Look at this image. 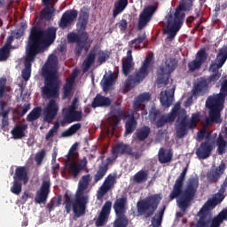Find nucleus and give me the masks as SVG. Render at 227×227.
Listing matches in <instances>:
<instances>
[{
  "mask_svg": "<svg viewBox=\"0 0 227 227\" xmlns=\"http://www.w3.org/2000/svg\"><path fill=\"white\" fill-rule=\"evenodd\" d=\"M58 57L50 55L47 62L42 68V75L44 78V86L41 88L43 97L50 99L43 110V121L47 123L58 116L59 106L54 98H59V76L58 75Z\"/></svg>",
  "mask_w": 227,
  "mask_h": 227,
  "instance_id": "nucleus-1",
  "label": "nucleus"
},
{
  "mask_svg": "<svg viewBox=\"0 0 227 227\" xmlns=\"http://www.w3.org/2000/svg\"><path fill=\"white\" fill-rule=\"evenodd\" d=\"M176 130L179 139L185 137L189 134V130H192L198 127L199 121H201V114L200 112L192 114L191 119L188 120L187 110L180 109V105H176L168 114L160 115V110L155 106L151 107L149 111V118L157 129H161L166 123H173L176 120Z\"/></svg>",
  "mask_w": 227,
  "mask_h": 227,
  "instance_id": "nucleus-2",
  "label": "nucleus"
},
{
  "mask_svg": "<svg viewBox=\"0 0 227 227\" xmlns=\"http://www.w3.org/2000/svg\"><path fill=\"white\" fill-rule=\"evenodd\" d=\"M187 175V168H184L180 176L176 180L173 189L169 194V200H176L177 207L182 212H186L187 208L192 205V200L198 192V187H200V180L198 177H190L184 191V182H185V176Z\"/></svg>",
  "mask_w": 227,
  "mask_h": 227,
  "instance_id": "nucleus-3",
  "label": "nucleus"
},
{
  "mask_svg": "<svg viewBox=\"0 0 227 227\" xmlns=\"http://www.w3.org/2000/svg\"><path fill=\"white\" fill-rule=\"evenodd\" d=\"M90 182H91V176L90 174L82 176L78 183L75 200L68 193L64 195L63 205L65 206L67 214H70L72 210L76 217H81V215L86 214L88 197L84 196V191L90 187Z\"/></svg>",
  "mask_w": 227,
  "mask_h": 227,
  "instance_id": "nucleus-4",
  "label": "nucleus"
},
{
  "mask_svg": "<svg viewBox=\"0 0 227 227\" xmlns=\"http://www.w3.org/2000/svg\"><path fill=\"white\" fill-rule=\"evenodd\" d=\"M227 98V79L223 80L221 84L219 93H215L207 97L206 100V107L208 109V117L206 119V125H215V123H222L221 112L224 109V102Z\"/></svg>",
  "mask_w": 227,
  "mask_h": 227,
  "instance_id": "nucleus-5",
  "label": "nucleus"
},
{
  "mask_svg": "<svg viewBox=\"0 0 227 227\" xmlns=\"http://www.w3.org/2000/svg\"><path fill=\"white\" fill-rule=\"evenodd\" d=\"M56 33H58V28L54 27H49L46 30H43L34 26L30 29L27 43L39 50L41 52H43L49 45L54 43V41L56 40Z\"/></svg>",
  "mask_w": 227,
  "mask_h": 227,
  "instance_id": "nucleus-6",
  "label": "nucleus"
},
{
  "mask_svg": "<svg viewBox=\"0 0 227 227\" xmlns=\"http://www.w3.org/2000/svg\"><path fill=\"white\" fill-rule=\"evenodd\" d=\"M191 10H192V2H185L176 8L174 17L171 14L167 16V28L165 33L168 35V40H175L176 33L180 31V27H182V24H184L185 13L182 12H191Z\"/></svg>",
  "mask_w": 227,
  "mask_h": 227,
  "instance_id": "nucleus-7",
  "label": "nucleus"
},
{
  "mask_svg": "<svg viewBox=\"0 0 227 227\" xmlns=\"http://www.w3.org/2000/svg\"><path fill=\"white\" fill-rule=\"evenodd\" d=\"M155 60H153V53H149L144 59L138 70H136L133 74H130L126 79L124 83L125 90L130 91L132 88H136L137 84H141L145 77L150 75V72H152Z\"/></svg>",
  "mask_w": 227,
  "mask_h": 227,
  "instance_id": "nucleus-8",
  "label": "nucleus"
},
{
  "mask_svg": "<svg viewBox=\"0 0 227 227\" xmlns=\"http://www.w3.org/2000/svg\"><path fill=\"white\" fill-rule=\"evenodd\" d=\"M162 201V194L156 193L137 202V217L150 219L157 212Z\"/></svg>",
  "mask_w": 227,
  "mask_h": 227,
  "instance_id": "nucleus-9",
  "label": "nucleus"
},
{
  "mask_svg": "<svg viewBox=\"0 0 227 227\" xmlns=\"http://www.w3.org/2000/svg\"><path fill=\"white\" fill-rule=\"evenodd\" d=\"M89 38L90 35H88V32L86 31H78V33L70 32L67 34V41L69 43H76L74 49L75 56H81V54H82V51L85 52L90 51V46H87Z\"/></svg>",
  "mask_w": 227,
  "mask_h": 227,
  "instance_id": "nucleus-10",
  "label": "nucleus"
},
{
  "mask_svg": "<svg viewBox=\"0 0 227 227\" xmlns=\"http://www.w3.org/2000/svg\"><path fill=\"white\" fill-rule=\"evenodd\" d=\"M127 197L116 199L114 203V210L115 212L116 219L114 223V227H127L129 226V218L127 214Z\"/></svg>",
  "mask_w": 227,
  "mask_h": 227,
  "instance_id": "nucleus-11",
  "label": "nucleus"
},
{
  "mask_svg": "<svg viewBox=\"0 0 227 227\" xmlns=\"http://www.w3.org/2000/svg\"><path fill=\"white\" fill-rule=\"evenodd\" d=\"M176 67H178V61L175 59H167L165 65L160 67L157 70V82L160 86L169 84V77L174 70H176Z\"/></svg>",
  "mask_w": 227,
  "mask_h": 227,
  "instance_id": "nucleus-12",
  "label": "nucleus"
},
{
  "mask_svg": "<svg viewBox=\"0 0 227 227\" xmlns=\"http://www.w3.org/2000/svg\"><path fill=\"white\" fill-rule=\"evenodd\" d=\"M112 155H115V159H118V155H129L132 159L138 160L143 157V152H134L130 145L119 142L112 147Z\"/></svg>",
  "mask_w": 227,
  "mask_h": 227,
  "instance_id": "nucleus-13",
  "label": "nucleus"
},
{
  "mask_svg": "<svg viewBox=\"0 0 227 227\" xmlns=\"http://www.w3.org/2000/svg\"><path fill=\"white\" fill-rule=\"evenodd\" d=\"M157 12V7L155 5L146 6L139 14L138 23H137V30L141 31V29H145L146 26H148V22L152 20L153 17V13Z\"/></svg>",
  "mask_w": 227,
  "mask_h": 227,
  "instance_id": "nucleus-14",
  "label": "nucleus"
},
{
  "mask_svg": "<svg viewBox=\"0 0 227 227\" xmlns=\"http://www.w3.org/2000/svg\"><path fill=\"white\" fill-rule=\"evenodd\" d=\"M116 159V154H113V157H108L106 160L101 161L94 176V184H98V182H100V180H102L104 176L107 175V171H109V164L114 162Z\"/></svg>",
  "mask_w": 227,
  "mask_h": 227,
  "instance_id": "nucleus-15",
  "label": "nucleus"
},
{
  "mask_svg": "<svg viewBox=\"0 0 227 227\" xmlns=\"http://www.w3.org/2000/svg\"><path fill=\"white\" fill-rule=\"evenodd\" d=\"M207 56L208 54L207 53V51L205 49H200L199 51H197L195 55V59L188 63V71L192 73L196 72V70H200L203 63L207 61Z\"/></svg>",
  "mask_w": 227,
  "mask_h": 227,
  "instance_id": "nucleus-16",
  "label": "nucleus"
},
{
  "mask_svg": "<svg viewBox=\"0 0 227 227\" xmlns=\"http://www.w3.org/2000/svg\"><path fill=\"white\" fill-rule=\"evenodd\" d=\"M49 194H51V180H43L40 189L36 192L35 202L38 205L46 203Z\"/></svg>",
  "mask_w": 227,
  "mask_h": 227,
  "instance_id": "nucleus-17",
  "label": "nucleus"
},
{
  "mask_svg": "<svg viewBox=\"0 0 227 227\" xmlns=\"http://www.w3.org/2000/svg\"><path fill=\"white\" fill-rule=\"evenodd\" d=\"M77 15H79V12L75 9L66 11L60 18L59 27H61V29H67V27L74 24L75 19H77Z\"/></svg>",
  "mask_w": 227,
  "mask_h": 227,
  "instance_id": "nucleus-18",
  "label": "nucleus"
},
{
  "mask_svg": "<svg viewBox=\"0 0 227 227\" xmlns=\"http://www.w3.org/2000/svg\"><path fill=\"white\" fill-rule=\"evenodd\" d=\"M224 171H226V163H224V160H222L218 167L210 168V170L207 171V182H209V184H217L219 178L224 175Z\"/></svg>",
  "mask_w": 227,
  "mask_h": 227,
  "instance_id": "nucleus-19",
  "label": "nucleus"
},
{
  "mask_svg": "<svg viewBox=\"0 0 227 227\" xmlns=\"http://www.w3.org/2000/svg\"><path fill=\"white\" fill-rule=\"evenodd\" d=\"M116 184V176L108 175L98 191V200H102Z\"/></svg>",
  "mask_w": 227,
  "mask_h": 227,
  "instance_id": "nucleus-20",
  "label": "nucleus"
},
{
  "mask_svg": "<svg viewBox=\"0 0 227 227\" xmlns=\"http://www.w3.org/2000/svg\"><path fill=\"white\" fill-rule=\"evenodd\" d=\"M42 51L37 50V48H35L32 44L29 43H27L26 46V54L27 57L25 59V68L24 70H28L31 72V63L36 59V56L40 54Z\"/></svg>",
  "mask_w": 227,
  "mask_h": 227,
  "instance_id": "nucleus-21",
  "label": "nucleus"
},
{
  "mask_svg": "<svg viewBox=\"0 0 227 227\" xmlns=\"http://www.w3.org/2000/svg\"><path fill=\"white\" fill-rule=\"evenodd\" d=\"M111 208H113V202L111 200L105 202L101 212L99 213V215L95 223L97 227L104 226V224L107 223V219H109V215L111 214Z\"/></svg>",
  "mask_w": 227,
  "mask_h": 227,
  "instance_id": "nucleus-22",
  "label": "nucleus"
},
{
  "mask_svg": "<svg viewBox=\"0 0 227 227\" xmlns=\"http://www.w3.org/2000/svg\"><path fill=\"white\" fill-rule=\"evenodd\" d=\"M134 67H136V63H134V58L132 57V50H129L127 51V55L122 59V74L127 77L129 75L132 70H134Z\"/></svg>",
  "mask_w": 227,
  "mask_h": 227,
  "instance_id": "nucleus-23",
  "label": "nucleus"
},
{
  "mask_svg": "<svg viewBox=\"0 0 227 227\" xmlns=\"http://www.w3.org/2000/svg\"><path fill=\"white\" fill-rule=\"evenodd\" d=\"M212 150H214V146H212V144H210L208 140H206L202 142L200 147L196 150V155L200 160L208 159L212 153Z\"/></svg>",
  "mask_w": 227,
  "mask_h": 227,
  "instance_id": "nucleus-24",
  "label": "nucleus"
},
{
  "mask_svg": "<svg viewBox=\"0 0 227 227\" xmlns=\"http://www.w3.org/2000/svg\"><path fill=\"white\" fill-rule=\"evenodd\" d=\"M173 97H175V88L160 92V102L163 107H171V105L173 104Z\"/></svg>",
  "mask_w": 227,
  "mask_h": 227,
  "instance_id": "nucleus-25",
  "label": "nucleus"
},
{
  "mask_svg": "<svg viewBox=\"0 0 227 227\" xmlns=\"http://www.w3.org/2000/svg\"><path fill=\"white\" fill-rule=\"evenodd\" d=\"M113 104V100L106 96H102L101 94H97L93 98L91 103V107L93 109H97V107H109Z\"/></svg>",
  "mask_w": 227,
  "mask_h": 227,
  "instance_id": "nucleus-26",
  "label": "nucleus"
},
{
  "mask_svg": "<svg viewBox=\"0 0 227 227\" xmlns=\"http://www.w3.org/2000/svg\"><path fill=\"white\" fill-rule=\"evenodd\" d=\"M208 80L205 78H200L194 85L192 90V97H201L203 95V91L207 90L208 86Z\"/></svg>",
  "mask_w": 227,
  "mask_h": 227,
  "instance_id": "nucleus-27",
  "label": "nucleus"
},
{
  "mask_svg": "<svg viewBox=\"0 0 227 227\" xmlns=\"http://www.w3.org/2000/svg\"><path fill=\"white\" fill-rule=\"evenodd\" d=\"M88 20H90V12L86 8L81 9L77 23L78 31H86Z\"/></svg>",
  "mask_w": 227,
  "mask_h": 227,
  "instance_id": "nucleus-28",
  "label": "nucleus"
},
{
  "mask_svg": "<svg viewBox=\"0 0 227 227\" xmlns=\"http://www.w3.org/2000/svg\"><path fill=\"white\" fill-rule=\"evenodd\" d=\"M125 118H128L125 123V136H129L137 129V121H136L134 114H125Z\"/></svg>",
  "mask_w": 227,
  "mask_h": 227,
  "instance_id": "nucleus-29",
  "label": "nucleus"
},
{
  "mask_svg": "<svg viewBox=\"0 0 227 227\" xmlns=\"http://www.w3.org/2000/svg\"><path fill=\"white\" fill-rule=\"evenodd\" d=\"M77 77V69L73 71V77L71 79H67L66 83L63 86V97L64 98H68V97L72 96V90L74 88V82H75V78Z\"/></svg>",
  "mask_w": 227,
  "mask_h": 227,
  "instance_id": "nucleus-30",
  "label": "nucleus"
},
{
  "mask_svg": "<svg viewBox=\"0 0 227 227\" xmlns=\"http://www.w3.org/2000/svg\"><path fill=\"white\" fill-rule=\"evenodd\" d=\"M13 180L23 182L24 185L29 182V176L27 175V168L26 167H18L15 169Z\"/></svg>",
  "mask_w": 227,
  "mask_h": 227,
  "instance_id": "nucleus-31",
  "label": "nucleus"
},
{
  "mask_svg": "<svg viewBox=\"0 0 227 227\" xmlns=\"http://www.w3.org/2000/svg\"><path fill=\"white\" fill-rule=\"evenodd\" d=\"M115 82H116V75L114 74V73H111L107 76L104 75L101 81V86L103 88V91H105V93H107V91H111Z\"/></svg>",
  "mask_w": 227,
  "mask_h": 227,
  "instance_id": "nucleus-32",
  "label": "nucleus"
},
{
  "mask_svg": "<svg viewBox=\"0 0 227 227\" xmlns=\"http://www.w3.org/2000/svg\"><path fill=\"white\" fill-rule=\"evenodd\" d=\"M150 98H152V95H150V92H145V93H142L140 94L134 105H133V107H134V111H136V113H137V111H139V109H145V102H148L150 100Z\"/></svg>",
  "mask_w": 227,
  "mask_h": 227,
  "instance_id": "nucleus-33",
  "label": "nucleus"
},
{
  "mask_svg": "<svg viewBox=\"0 0 227 227\" xmlns=\"http://www.w3.org/2000/svg\"><path fill=\"white\" fill-rule=\"evenodd\" d=\"M158 160L160 164H168L173 160V151L167 150L164 147L160 148L158 153Z\"/></svg>",
  "mask_w": 227,
  "mask_h": 227,
  "instance_id": "nucleus-34",
  "label": "nucleus"
},
{
  "mask_svg": "<svg viewBox=\"0 0 227 227\" xmlns=\"http://www.w3.org/2000/svg\"><path fill=\"white\" fill-rule=\"evenodd\" d=\"M95 59H97V49L92 48L85 59L83 60L82 67H83V72H88L90 68L93 66V63H95Z\"/></svg>",
  "mask_w": 227,
  "mask_h": 227,
  "instance_id": "nucleus-35",
  "label": "nucleus"
},
{
  "mask_svg": "<svg viewBox=\"0 0 227 227\" xmlns=\"http://www.w3.org/2000/svg\"><path fill=\"white\" fill-rule=\"evenodd\" d=\"M27 129V125L26 124H16L12 129L11 134L13 139H22L26 137V130Z\"/></svg>",
  "mask_w": 227,
  "mask_h": 227,
  "instance_id": "nucleus-36",
  "label": "nucleus"
},
{
  "mask_svg": "<svg viewBox=\"0 0 227 227\" xmlns=\"http://www.w3.org/2000/svg\"><path fill=\"white\" fill-rule=\"evenodd\" d=\"M165 212L166 205H163L159 208L157 214L151 220L153 227H160L162 224V219Z\"/></svg>",
  "mask_w": 227,
  "mask_h": 227,
  "instance_id": "nucleus-37",
  "label": "nucleus"
},
{
  "mask_svg": "<svg viewBox=\"0 0 227 227\" xmlns=\"http://www.w3.org/2000/svg\"><path fill=\"white\" fill-rule=\"evenodd\" d=\"M150 134H152V129L149 126L139 128L135 133L137 139L141 142L148 139Z\"/></svg>",
  "mask_w": 227,
  "mask_h": 227,
  "instance_id": "nucleus-38",
  "label": "nucleus"
},
{
  "mask_svg": "<svg viewBox=\"0 0 227 227\" xmlns=\"http://www.w3.org/2000/svg\"><path fill=\"white\" fill-rule=\"evenodd\" d=\"M84 160L85 161L83 165L78 162H74L69 165V173H71V175H73L74 178L79 176V173H81L82 169H84V167L88 163L86 158H84Z\"/></svg>",
  "mask_w": 227,
  "mask_h": 227,
  "instance_id": "nucleus-39",
  "label": "nucleus"
},
{
  "mask_svg": "<svg viewBox=\"0 0 227 227\" xmlns=\"http://www.w3.org/2000/svg\"><path fill=\"white\" fill-rule=\"evenodd\" d=\"M129 5V0H119L114 4V8L113 10V16L118 17L125 8Z\"/></svg>",
  "mask_w": 227,
  "mask_h": 227,
  "instance_id": "nucleus-40",
  "label": "nucleus"
},
{
  "mask_svg": "<svg viewBox=\"0 0 227 227\" xmlns=\"http://www.w3.org/2000/svg\"><path fill=\"white\" fill-rule=\"evenodd\" d=\"M81 127H82V125L79 122L73 124L71 127L62 132L61 137H71V136L77 134V132L81 130Z\"/></svg>",
  "mask_w": 227,
  "mask_h": 227,
  "instance_id": "nucleus-41",
  "label": "nucleus"
},
{
  "mask_svg": "<svg viewBox=\"0 0 227 227\" xmlns=\"http://www.w3.org/2000/svg\"><path fill=\"white\" fill-rule=\"evenodd\" d=\"M73 123L72 120V109L64 108L62 110V120L60 121L61 127H65V125H70Z\"/></svg>",
  "mask_w": 227,
  "mask_h": 227,
  "instance_id": "nucleus-42",
  "label": "nucleus"
},
{
  "mask_svg": "<svg viewBox=\"0 0 227 227\" xmlns=\"http://www.w3.org/2000/svg\"><path fill=\"white\" fill-rule=\"evenodd\" d=\"M216 146L218 155H224L226 153L227 141L221 135L216 138Z\"/></svg>",
  "mask_w": 227,
  "mask_h": 227,
  "instance_id": "nucleus-43",
  "label": "nucleus"
},
{
  "mask_svg": "<svg viewBox=\"0 0 227 227\" xmlns=\"http://www.w3.org/2000/svg\"><path fill=\"white\" fill-rule=\"evenodd\" d=\"M61 201H63V197L61 195L52 198L46 205V210H48L49 213L52 212L56 207H59L61 205Z\"/></svg>",
  "mask_w": 227,
  "mask_h": 227,
  "instance_id": "nucleus-44",
  "label": "nucleus"
},
{
  "mask_svg": "<svg viewBox=\"0 0 227 227\" xmlns=\"http://www.w3.org/2000/svg\"><path fill=\"white\" fill-rule=\"evenodd\" d=\"M42 116V107L36 106L27 115V121L33 122Z\"/></svg>",
  "mask_w": 227,
  "mask_h": 227,
  "instance_id": "nucleus-45",
  "label": "nucleus"
},
{
  "mask_svg": "<svg viewBox=\"0 0 227 227\" xmlns=\"http://www.w3.org/2000/svg\"><path fill=\"white\" fill-rule=\"evenodd\" d=\"M148 180V171L146 170H140L133 176V181L136 184H143Z\"/></svg>",
  "mask_w": 227,
  "mask_h": 227,
  "instance_id": "nucleus-46",
  "label": "nucleus"
},
{
  "mask_svg": "<svg viewBox=\"0 0 227 227\" xmlns=\"http://www.w3.org/2000/svg\"><path fill=\"white\" fill-rule=\"evenodd\" d=\"M10 56H12V50H9L8 48H4V46H2L0 48V63L8 61Z\"/></svg>",
  "mask_w": 227,
  "mask_h": 227,
  "instance_id": "nucleus-47",
  "label": "nucleus"
},
{
  "mask_svg": "<svg viewBox=\"0 0 227 227\" xmlns=\"http://www.w3.org/2000/svg\"><path fill=\"white\" fill-rule=\"evenodd\" d=\"M46 7L41 11L40 17L41 19H45V20H51L52 19V14L54 13V10L51 9L49 5H45Z\"/></svg>",
  "mask_w": 227,
  "mask_h": 227,
  "instance_id": "nucleus-48",
  "label": "nucleus"
},
{
  "mask_svg": "<svg viewBox=\"0 0 227 227\" xmlns=\"http://www.w3.org/2000/svg\"><path fill=\"white\" fill-rule=\"evenodd\" d=\"M146 39V34H143L142 35H138L137 38L134 39L131 41V45H133L134 50L137 51V49L139 51H141V43H143V42H145V40Z\"/></svg>",
  "mask_w": 227,
  "mask_h": 227,
  "instance_id": "nucleus-49",
  "label": "nucleus"
},
{
  "mask_svg": "<svg viewBox=\"0 0 227 227\" xmlns=\"http://www.w3.org/2000/svg\"><path fill=\"white\" fill-rule=\"evenodd\" d=\"M11 192H12V194H16L17 196H19V194L22 192V182L14 179L12 186L11 188Z\"/></svg>",
  "mask_w": 227,
  "mask_h": 227,
  "instance_id": "nucleus-50",
  "label": "nucleus"
},
{
  "mask_svg": "<svg viewBox=\"0 0 227 227\" xmlns=\"http://www.w3.org/2000/svg\"><path fill=\"white\" fill-rule=\"evenodd\" d=\"M79 146V144L74 143L71 148L68 151V153L67 154V160H70L72 159H75L77 157V147Z\"/></svg>",
  "mask_w": 227,
  "mask_h": 227,
  "instance_id": "nucleus-51",
  "label": "nucleus"
},
{
  "mask_svg": "<svg viewBox=\"0 0 227 227\" xmlns=\"http://www.w3.org/2000/svg\"><path fill=\"white\" fill-rule=\"evenodd\" d=\"M58 130H59V122H55L53 127L46 134V141H49V139L54 137V135L58 133Z\"/></svg>",
  "mask_w": 227,
  "mask_h": 227,
  "instance_id": "nucleus-52",
  "label": "nucleus"
},
{
  "mask_svg": "<svg viewBox=\"0 0 227 227\" xmlns=\"http://www.w3.org/2000/svg\"><path fill=\"white\" fill-rule=\"evenodd\" d=\"M8 114H10V112L0 113V116H2V126H1L2 130H5L6 127H8V125H10Z\"/></svg>",
  "mask_w": 227,
  "mask_h": 227,
  "instance_id": "nucleus-53",
  "label": "nucleus"
},
{
  "mask_svg": "<svg viewBox=\"0 0 227 227\" xmlns=\"http://www.w3.org/2000/svg\"><path fill=\"white\" fill-rule=\"evenodd\" d=\"M108 59H109V54H107V52L102 51L98 52V57L97 59V62L98 63V65H103V63H106V61H107Z\"/></svg>",
  "mask_w": 227,
  "mask_h": 227,
  "instance_id": "nucleus-54",
  "label": "nucleus"
},
{
  "mask_svg": "<svg viewBox=\"0 0 227 227\" xmlns=\"http://www.w3.org/2000/svg\"><path fill=\"white\" fill-rule=\"evenodd\" d=\"M71 118L73 120V123L74 121H81V120H82V111H77V110H74L71 109Z\"/></svg>",
  "mask_w": 227,
  "mask_h": 227,
  "instance_id": "nucleus-55",
  "label": "nucleus"
},
{
  "mask_svg": "<svg viewBox=\"0 0 227 227\" xmlns=\"http://www.w3.org/2000/svg\"><path fill=\"white\" fill-rule=\"evenodd\" d=\"M121 118H123V112L121 110H117L115 114H114L113 123L116 127L120 121H121Z\"/></svg>",
  "mask_w": 227,
  "mask_h": 227,
  "instance_id": "nucleus-56",
  "label": "nucleus"
},
{
  "mask_svg": "<svg viewBox=\"0 0 227 227\" xmlns=\"http://www.w3.org/2000/svg\"><path fill=\"white\" fill-rule=\"evenodd\" d=\"M6 91V78H0V98L4 97Z\"/></svg>",
  "mask_w": 227,
  "mask_h": 227,
  "instance_id": "nucleus-57",
  "label": "nucleus"
},
{
  "mask_svg": "<svg viewBox=\"0 0 227 227\" xmlns=\"http://www.w3.org/2000/svg\"><path fill=\"white\" fill-rule=\"evenodd\" d=\"M43 159H45V150H42L35 155V162H37L38 166H40L42 162H43Z\"/></svg>",
  "mask_w": 227,
  "mask_h": 227,
  "instance_id": "nucleus-58",
  "label": "nucleus"
},
{
  "mask_svg": "<svg viewBox=\"0 0 227 227\" xmlns=\"http://www.w3.org/2000/svg\"><path fill=\"white\" fill-rule=\"evenodd\" d=\"M13 40H14L13 35H10L6 39V42H5V43L4 44L3 47H4L5 49H8L9 51H12V49H13V47L12 46V43H13Z\"/></svg>",
  "mask_w": 227,
  "mask_h": 227,
  "instance_id": "nucleus-59",
  "label": "nucleus"
},
{
  "mask_svg": "<svg viewBox=\"0 0 227 227\" xmlns=\"http://www.w3.org/2000/svg\"><path fill=\"white\" fill-rule=\"evenodd\" d=\"M128 26H129V23L127 22V20H125V19H122L119 22V28L121 29V31H127Z\"/></svg>",
  "mask_w": 227,
  "mask_h": 227,
  "instance_id": "nucleus-60",
  "label": "nucleus"
},
{
  "mask_svg": "<svg viewBox=\"0 0 227 227\" xmlns=\"http://www.w3.org/2000/svg\"><path fill=\"white\" fill-rule=\"evenodd\" d=\"M21 77L24 81H29V77H31V71L23 69Z\"/></svg>",
  "mask_w": 227,
  "mask_h": 227,
  "instance_id": "nucleus-61",
  "label": "nucleus"
},
{
  "mask_svg": "<svg viewBox=\"0 0 227 227\" xmlns=\"http://www.w3.org/2000/svg\"><path fill=\"white\" fill-rule=\"evenodd\" d=\"M7 103L4 100H0V113H10L9 110H4L6 107Z\"/></svg>",
  "mask_w": 227,
  "mask_h": 227,
  "instance_id": "nucleus-62",
  "label": "nucleus"
},
{
  "mask_svg": "<svg viewBox=\"0 0 227 227\" xmlns=\"http://www.w3.org/2000/svg\"><path fill=\"white\" fill-rule=\"evenodd\" d=\"M29 109H31V105L29 104L25 105L20 112V116H24Z\"/></svg>",
  "mask_w": 227,
  "mask_h": 227,
  "instance_id": "nucleus-63",
  "label": "nucleus"
},
{
  "mask_svg": "<svg viewBox=\"0 0 227 227\" xmlns=\"http://www.w3.org/2000/svg\"><path fill=\"white\" fill-rule=\"evenodd\" d=\"M29 198H31V196H29V192L27 191L24 192L23 195L21 196L22 202L26 203V201H27Z\"/></svg>",
  "mask_w": 227,
  "mask_h": 227,
  "instance_id": "nucleus-64",
  "label": "nucleus"
}]
</instances>
